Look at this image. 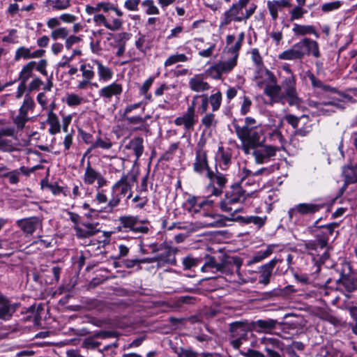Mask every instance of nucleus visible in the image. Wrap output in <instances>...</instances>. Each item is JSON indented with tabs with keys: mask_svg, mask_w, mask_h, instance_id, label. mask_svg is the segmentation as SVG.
I'll return each mask as SVG.
<instances>
[{
	"mask_svg": "<svg viewBox=\"0 0 357 357\" xmlns=\"http://www.w3.org/2000/svg\"><path fill=\"white\" fill-rule=\"evenodd\" d=\"M281 261L282 259L273 258L269 262L261 266L258 271L259 274V282L264 285L269 284L273 268L278 262Z\"/></svg>",
	"mask_w": 357,
	"mask_h": 357,
	"instance_id": "17",
	"label": "nucleus"
},
{
	"mask_svg": "<svg viewBox=\"0 0 357 357\" xmlns=\"http://www.w3.org/2000/svg\"><path fill=\"white\" fill-rule=\"evenodd\" d=\"M206 176L210 181L207 189L211 192V195L216 197L220 195L222 192V189L227 182L225 176L218 172L215 173L211 169L208 172Z\"/></svg>",
	"mask_w": 357,
	"mask_h": 357,
	"instance_id": "10",
	"label": "nucleus"
},
{
	"mask_svg": "<svg viewBox=\"0 0 357 357\" xmlns=\"http://www.w3.org/2000/svg\"><path fill=\"white\" fill-rule=\"evenodd\" d=\"M240 354L244 357H266L259 351L249 349L247 351H240Z\"/></svg>",
	"mask_w": 357,
	"mask_h": 357,
	"instance_id": "61",
	"label": "nucleus"
},
{
	"mask_svg": "<svg viewBox=\"0 0 357 357\" xmlns=\"http://www.w3.org/2000/svg\"><path fill=\"white\" fill-rule=\"evenodd\" d=\"M243 8L238 3H234L228 10L225 13L222 25H227L232 21L240 22L243 21Z\"/></svg>",
	"mask_w": 357,
	"mask_h": 357,
	"instance_id": "20",
	"label": "nucleus"
},
{
	"mask_svg": "<svg viewBox=\"0 0 357 357\" xmlns=\"http://www.w3.org/2000/svg\"><path fill=\"white\" fill-rule=\"evenodd\" d=\"M143 142L144 140L142 137H137L130 140L126 146L127 149H132L137 159H138L143 153Z\"/></svg>",
	"mask_w": 357,
	"mask_h": 357,
	"instance_id": "31",
	"label": "nucleus"
},
{
	"mask_svg": "<svg viewBox=\"0 0 357 357\" xmlns=\"http://www.w3.org/2000/svg\"><path fill=\"white\" fill-rule=\"evenodd\" d=\"M207 73L208 75L214 79H221L222 75L223 74L217 63L211 66L207 70Z\"/></svg>",
	"mask_w": 357,
	"mask_h": 357,
	"instance_id": "53",
	"label": "nucleus"
},
{
	"mask_svg": "<svg viewBox=\"0 0 357 357\" xmlns=\"http://www.w3.org/2000/svg\"><path fill=\"white\" fill-rule=\"evenodd\" d=\"M342 284L344 288L349 292L354 291L356 289V284L349 278L342 280Z\"/></svg>",
	"mask_w": 357,
	"mask_h": 357,
	"instance_id": "62",
	"label": "nucleus"
},
{
	"mask_svg": "<svg viewBox=\"0 0 357 357\" xmlns=\"http://www.w3.org/2000/svg\"><path fill=\"white\" fill-rule=\"evenodd\" d=\"M197 122L196 113L186 111L181 116L176 117L174 123L177 126H183L185 131H192Z\"/></svg>",
	"mask_w": 357,
	"mask_h": 357,
	"instance_id": "16",
	"label": "nucleus"
},
{
	"mask_svg": "<svg viewBox=\"0 0 357 357\" xmlns=\"http://www.w3.org/2000/svg\"><path fill=\"white\" fill-rule=\"evenodd\" d=\"M292 7L291 0H269L267 1L268 12L273 20L278 18L279 12Z\"/></svg>",
	"mask_w": 357,
	"mask_h": 357,
	"instance_id": "18",
	"label": "nucleus"
},
{
	"mask_svg": "<svg viewBox=\"0 0 357 357\" xmlns=\"http://www.w3.org/2000/svg\"><path fill=\"white\" fill-rule=\"evenodd\" d=\"M100 173L96 171L91 165L90 162H88L87 166L84 174V182L86 185H92L97 180Z\"/></svg>",
	"mask_w": 357,
	"mask_h": 357,
	"instance_id": "33",
	"label": "nucleus"
},
{
	"mask_svg": "<svg viewBox=\"0 0 357 357\" xmlns=\"http://www.w3.org/2000/svg\"><path fill=\"white\" fill-rule=\"evenodd\" d=\"M21 59H31V52L30 48L22 46L17 49L15 54V60L19 61Z\"/></svg>",
	"mask_w": 357,
	"mask_h": 357,
	"instance_id": "45",
	"label": "nucleus"
},
{
	"mask_svg": "<svg viewBox=\"0 0 357 357\" xmlns=\"http://www.w3.org/2000/svg\"><path fill=\"white\" fill-rule=\"evenodd\" d=\"M69 34L68 30L65 27H58L52 31L51 38L56 40L58 39H65Z\"/></svg>",
	"mask_w": 357,
	"mask_h": 357,
	"instance_id": "47",
	"label": "nucleus"
},
{
	"mask_svg": "<svg viewBox=\"0 0 357 357\" xmlns=\"http://www.w3.org/2000/svg\"><path fill=\"white\" fill-rule=\"evenodd\" d=\"M35 107L33 98L29 94L25 95L17 115L13 119L16 128L13 126H3L0 128V151L13 152L17 150L16 144L7 137L17 139V130L24 129L25 124L30 120L29 114L33 112Z\"/></svg>",
	"mask_w": 357,
	"mask_h": 357,
	"instance_id": "2",
	"label": "nucleus"
},
{
	"mask_svg": "<svg viewBox=\"0 0 357 357\" xmlns=\"http://www.w3.org/2000/svg\"><path fill=\"white\" fill-rule=\"evenodd\" d=\"M274 248V245H269L266 247L265 250H260L257 252L248 262V264L250 265L258 263L267 258L273 253Z\"/></svg>",
	"mask_w": 357,
	"mask_h": 357,
	"instance_id": "36",
	"label": "nucleus"
},
{
	"mask_svg": "<svg viewBox=\"0 0 357 357\" xmlns=\"http://www.w3.org/2000/svg\"><path fill=\"white\" fill-rule=\"evenodd\" d=\"M36 65V61H30L22 68L18 77L21 83L26 84L27 80L32 76Z\"/></svg>",
	"mask_w": 357,
	"mask_h": 357,
	"instance_id": "32",
	"label": "nucleus"
},
{
	"mask_svg": "<svg viewBox=\"0 0 357 357\" xmlns=\"http://www.w3.org/2000/svg\"><path fill=\"white\" fill-rule=\"evenodd\" d=\"M83 101V98L75 93L68 94L66 98V102L70 107L78 106L81 105Z\"/></svg>",
	"mask_w": 357,
	"mask_h": 357,
	"instance_id": "49",
	"label": "nucleus"
},
{
	"mask_svg": "<svg viewBox=\"0 0 357 357\" xmlns=\"http://www.w3.org/2000/svg\"><path fill=\"white\" fill-rule=\"evenodd\" d=\"M249 329V324L247 321H234L229 324V332L231 337L248 340Z\"/></svg>",
	"mask_w": 357,
	"mask_h": 357,
	"instance_id": "21",
	"label": "nucleus"
},
{
	"mask_svg": "<svg viewBox=\"0 0 357 357\" xmlns=\"http://www.w3.org/2000/svg\"><path fill=\"white\" fill-rule=\"evenodd\" d=\"M153 80V77H149L143 83V84L140 87V93L143 95H145L148 99L151 98V95H147V93L150 87L151 86Z\"/></svg>",
	"mask_w": 357,
	"mask_h": 357,
	"instance_id": "55",
	"label": "nucleus"
},
{
	"mask_svg": "<svg viewBox=\"0 0 357 357\" xmlns=\"http://www.w3.org/2000/svg\"><path fill=\"white\" fill-rule=\"evenodd\" d=\"M188 84L190 89L197 93L204 92L211 89V85L204 81V75L202 74L195 75L189 79Z\"/></svg>",
	"mask_w": 357,
	"mask_h": 357,
	"instance_id": "24",
	"label": "nucleus"
},
{
	"mask_svg": "<svg viewBox=\"0 0 357 357\" xmlns=\"http://www.w3.org/2000/svg\"><path fill=\"white\" fill-rule=\"evenodd\" d=\"M137 181L135 176L131 174H123L121 178L117 181L112 187V197L108 202V206L113 208L117 206L121 196H126L128 199L132 197V187Z\"/></svg>",
	"mask_w": 357,
	"mask_h": 357,
	"instance_id": "8",
	"label": "nucleus"
},
{
	"mask_svg": "<svg viewBox=\"0 0 357 357\" xmlns=\"http://www.w3.org/2000/svg\"><path fill=\"white\" fill-rule=\"evenodd\" d=\"M209 103L212 107L213 112L218 111L222 104V95L220 91L212 93L210 96H208Z\"/></svg>",
	"mask_w": 357,
	"mask_h": 357,
	"instance_id": "40",
	"label": "nucleus"
},
{
	"mask_svg": "<svg viewBox=\"0 0 357 357\" xmlns=\"http://www.w3.org/2000/svg\"><path fill=\"white\" fill-rule=\"evenodd\" d=\"M278 322L276 319H259L251 323L252 328L257 333H271Z\"/></svg>",
	"mask_w": 357,
	"mask_h": 357,
	"instance_id": "23",
	"label": "nucleus"
},
{
	"mask_svg": "<svg viewBox=\"0 0 357 357\" xmlns=\"http://www.w3.org/2000/svg\"><path fill=\"white\" fill-rule=\"evenodd\" d=\"M193 171L198 174H208L211 169L208 164L207 151L199 144L195 150V158L192 163Z\"/></svg>",
	"mask_w": 357,
	"mask_h": 357,
	"instance_id": "11",
	"label": "nucleus"
},
{
	"mask_svg": "<svg viewBox=\"0 0 357 357\" xmlns=\"http://www.w3.org/2000/svg\"><path fill=\"white\" fill-rule=\"evenodd\" d=\"M46 123L50 126L48 132L50 135H56L61 131V125L57 115L54 112H47Z\"/></svg>",
	"mask_w": 357,
	"mask_h": 357,
	"instance_id": "29",
	"label": "nucleus"
},
{
	"mask_svg": "<svg viewBox=\"0 0 357 357\" xmlns=\"http://www.w3.org/2000/svg\"><path fill=\"white\" fill-rule=\"evenodd\" d=\"M292 31L294 32V34L297 36H305L307 34H316L315 29L311 25L294 24Z\"/></svg>",
	"mask_w": 357,
	"mask_h": 357,
	"instance_id": "38",
	"label": "nucleus"
},
{
	"mask_svg": "<svg viewBox=\"0 0 357 357\" xmlns=\"http://www.w3.org/2000/svg\"><path fill=\"white\" fill-rule=\"evenodd\" d=\"M343 175L347 184L357 182V167L347 166L344 168Z\"/></svg>",
	"mask_w": 357,
	"mask_h": 357,
	"instance_id": "39",
	"label": "nucleus"
},
{
	"mask_svg": "<svg viewBox=\"0 0 357 357\" xmlns=\"http://www.w3.org/2000/svg\"><path fill=\"white\" fill-rule=\"evenodd\" d=\"M201 263V259L195 258L191 255L186 256L182 260L184 269L190 270L193 267L197 266Z\"/></svg>",
	"mask_w": 357,
	"mask_h": 357,
	"instance_id": "44",
	"label": "nucleus"
},
{
	"mask_svg": "<svg viewBox=\"0 0 357 357\" xmlns=\"http://www.w3.org/2000/svg\"><path fill=\"white\" fill-rule=\"evenodd\" d=\"M343 4V2L341 1H334L331 2L325 3L321 5V10L323 13H329L333 10H336L339 9Z\"/></svg>",
	"mask_w": 357,
	"mask_h": 357,
	"instance_id": "46",
	"label": "nucleus"
},
{
	"mask_svg": "<svg viewBox=\"0 0 357 357\" xmlns=\"http://www.w3.org/2000/svg\"><path fill=\"white\" fill-rule=\"evenodd\" d=\"M242 264L243 259L237 256L223 254L216 258L215 256L206 255L204 264L201 271L204 273L211 272L227 276L232 275L234 272H236L238 279L242 281V283H245L246 281L242 278V274L240 271Z\"/></svg>",
	"mask_w": 357,
	"mask_h": 357,
	"instance_id": "3",
	"label": "nucleus"
},
{
	"mask_svg": "<svg viewBox=\"0 0 357 357\" xmlns=\"http://www.w3.org/2000/svg\"><path fill=\"white\" fill-rule=\"evenodd\" d=\"M264 351L266 353V357H282V355L278 351L271 348L269 346H265Z\"/></svg>",
	"mask_w": 357,
	"mask_h": 357,
	"instance_id": "64",
	"label": "nucleus"
},
{
	"mask_svg": "<svg viewBox=\"0 0 357 357\" xmlns=\"http://www.w3.org/2000/svg\"><path fill=\"white\" fill-rule=\"evenodd\" d=\"M109 1H100L98 2L94 6L86 5L85 7V12L88 15L100 14L99 12L102 10L104 13L108 12Z\"/></svg>",
	"mask_w": 357,
	"mask_h": 357,
	"instance_id": "37",
	"label": "nucleus"
},
{
	"mask_svg": "<svg viewBox=\"0 0 357 357\" xmlns=\"http://www.w3.org/2000/svg\"><path fill=\"white\" fill-rule=\"evenodd\" d=\"M205 220L202 222L204 227H221L225 225V219L216 213H203Z\"/></svg>",
	"mask_w": 357,
	"mask_h": 357,
	"instance_id": "27",
	"label": "nucleus"
},
{
	"mask_svg": "<svg viewBox=\"0 0 357 357\" xmlns=\"http://www.w3.org/2000/svg\"><path fill=\"white\" fill-rule=\"evenodd\" d=\"M65 39V46L68 50L70 49L74 44L77 43L81 40L79 37L74 35L70 36H68Z\"/></svg>",
	"mask_w": 357,
	"mask_h": 357,
	"instance_id": "59",
	"label": "nucleus"
},
{
	"mask_svg": "<svg viewBox=\"0 0 357 357\" xmlns=\"http://www.w3.org/2000/svg\"><path fill=\"white\" fill-rule=\"evenodd\" d=\"M17 305L11 303L5 296V301L0 302V319L7 321L11 319L13 314L15 312Z\"/></svg>",
	"mask_w": 357,
	"mask_h": 357,
	"instance_id": "28",
	"label": "nucleus"
},
{
	"mask_svg": "<svg viewBox=\"0 0 357 357\" xmlns=\"http://www.w3.org/2000/svg\"><path fill=\"white\" fill-rule=\"evenodd\" d=\"M52 8L56 10H64L70 6L69 0H54L52 1Z\"/></svg>",
	"mask_w": 357,
	"mask_h": 357,
	"instance_id": "56",
	"label": "nucleus"
},
{
	"mask_svg": "<svg viewBox=\"0 0 357 357\" xmlns=\"http://www.w3.org/2000/svg\"><path fill=\"white\" fill-rule=\"evenodd\" d=\"M324 207V204L301 203L295 205L288 211L290 220H292L297 215H310L319 211Z\"/></svg>",
	"mask_w": 357,
	"mask_h": 357,
	"instance_id": "12",
	"label": "nucleus"
},
{
	"mask_svg": "<svg viewBox=\"0 0 357 357\" xmlns=\"http://www.w3.org/2000/svg\"><path fill=\"white\" fill-rule=\"evenodd\" d=\"M140 0H126L124 3V6L131 11H136L138 10V5Z\"/></svg>",
	"mask_w": 357,
	"mask_h": 357,
	"instance_id": "60",
	"label": "nucleus"
},
{
	"mask_svg": "<svg viewBox=\"0 0 357 357\" xmlns=\"http://www.w3.org/2000/svg\"><path fill=\"white\" fill-rule=\"evenodd\" d=\"M161 252H160L157 257L156 260L161 261L164 262H169L171 261L170 257L173 255L172 250L169 248H165L163 250H160Z\"/></svg>",
	"mask_w": 357,
	"mask_h": 357,
	"instance_id": "52",
	"label": "nucleus"
},
{
	"mask_svg": "<svg viewBox=\"0 0 357 357\" xmlns=\"http://www.w3.org/2000/svg\"><path fill=\"white\" fill-rule=\"evenodd\" d=\"M201 121L202 125L207 128H209L211 127H215L218 123V121L215 119V116L213 113H206L202 118Z\"/></svg>",
	"mask_w": 357,
	"mask_h": 357,
	"instance_id": "48",
	"label": "nucleus"
},
{
	"mask_svg": "<svg viewBox=\"0 0 357 357\" xmlns=\"http://www.w3.org/2000/svg\"><path fill=\"white\" fill-rule=\"evenodd\" d=\"M17 225L24 233L31 234L42 226V222L38 217H30L18 220Z\"/></svg>",
	"mask_w": 357,
	"mask_h": 357,
	"instance_id": "22",
	"label": "nucleus"
},
{
	"mask_svg": "<svg viewBox=\"0 0 357 357\" xmlns=\"http://www.w3.org/2000/svg\"><path fill=\"white\" fill-rule=\"evenodd\" d=\"M266 75L273 84L266 85L264 93L273 102L282 105L287 102L289 106L296 107L303 102L296 90V77H282L281 84L279 85L277 84L276 77L273 73L266 70Z\"/></svg>",
	"mask_w": 357,
	"mask_h": 357,
	"instance_id": "1",
	"label": "nucleus"
},
{
	"mask_svg": "<svg viewBox=\"0 0 357 357\" xmlns=\"http://www.w3.org/2000/svg\"><path fill=\"white\" fill-rule=\"evenodd\" d=\"M123 92V86L117 82H112L102 87L98 91V95L105 103L112 101L113 97L118 98Z\"/></svg>",
	"mask_w": 357,
	"mask_h": 357,
	"instance_id": "15",
	"label": "nucleus"
},
{
	"mask_svg": "<svg viewBox=\"0 0 357 357\" xmlns=\"http://www.w3.org/2000/svg\"><path fill=\"white\" fill-rule=\"evenodd\" d=\"M112 146V143L109 139L104 140L99 137L92 144L91 149L101 148L103 149H109Z\"/></svg>",
	"mask_w": 357,
	"mask_h": 357,
	"instance_id": "50",
	"label": "nucleus"
},
{
	"mask_svg": "<svg viewBox=\"0 0 357 357\" xmlns=\"http://www.w3.org/2000/svg\"><path fill=\"white\" fill-rule=\"evenodd\" d=\"M251 105H252L251 100L248 97L245 96L243 98V103L241 105V114L242 115L247 114L250 111Z\"/></svg>",
	"mask_w": 357,
	"mask_h": 357,
	"instance_id": "58",
	"label": "nucleus"
},
{
	"mask_svg": "<svg viewBox=\"0 0 357 357\" xmlns=\"http://www.w3.org/2000/svg\"><path fill=\"white\" fill-rule=\"evenodd\" d=\"M43 84V81L39 77H35L29 84V91H36Z\"/></svg>",
	"mask_w": 357,
	"mask_h": 357,
	"instance_id": "63",
	"label": "nucleus"
},
{
	"mask_svg": "<svg viewBox=\"0 0 357 357\" xmlns=\"http://www.w3.org/2000/svg\"><path fill=\"white\" fill-rule=\"evenodd\" d=\"M187 61H188V58L184 54H176L169 56L165 61L164 65L167 67L178 62H186Z\"/></svg>",
	"mask_w": 357,
	"mask_h": 357,
	"instance_id": "42",
	"label": "nucleus"
},
{
	"mask_svg": "<svg viewBox=\"0 0 357 357\" xmlns=\"http://www.w3.org/2000/svg\"><path fill=\"white\" fill-rule=\"evenodd\" d=\"M234 127L241 141H247L257 146L264 142L263 139L264 132L260 124H258L256 119L252 117H246L243 126L234 124Z\"/></svg>",
	"mask_w": 357,
	"mask_h": 357,
	"instance_id": "6",
	"label": "nucleus"
},
{
	"mask_svg": "<svg viewBox=\"0 0 357 357\" xmlns=\"http://www.w3.org/2000/svg\"><path fill=\"white\" fill-rule=\"evenodd\" d=\"M237 219L243 220L244 222L248 224L253 223L257 225L258 227H261L265 224L266 218H261L259 216H249L247 218H244L243 216H238Z\"/></svg>",
	"mask_w": 357,
	"mask_h": 357,
	"instance_id": "43",
	"label": "nucleus"
},
{
	"mask_svg": "<svg viewBox=\"0 0 357 357\" xmlns=\"http://www.w3.org/2000/svg\"><path fill=\"white\" fill-rule=\"evenodd\" d=\"M92 63L96 66L98 79L101 82H108L113 76L114 72L109 67L105 66L98 59L91 60Z\"/></svg>",
	"mask_w": 357,
	"mask_h": 357,
	"instance_id": "26",
	"label": "nucleus"
},
{
	"mask_svg": "<svg viewBox=\"0 0 357 357\" xmlns=\"http://www.w3.org/2000/svg\"><path fill=\"white\" fill-rule=\"evenodd\" d=\"M93 21L96 26H104L107 29L114 31L120 30L123 26V20L119 18H114L112 22H109L103 14H96L93 15Z\"/></svg>",
	"mask_w": 357,
	"mask_h": 357,
	"instance_id": "19",
	"label": "nucleus"
},
{
	"mask_svg": "<svg viewBox=\"0 0 357 357\" xmlns=\"http://www.w3.org/2000/svg\"><path fill=\"white\" fill-rule=\"evenodd\" d=\"M79 70L82 73V80L77 83V89L85 90L89 86L98 87L97 83L92 82L96 75L93 65L89 63L83 62L80 65Z\"/></svg>",
	"mask_w": 357,
	"mask_h": 357,
	"instance_id": "13",
	"label": "nucleus"
},
{
	"mask_svg": "<svg viewBox=\"0 0 357 357\" xmlns=\"http://www.w3.org/2000/svg\"><path fill=\"white\" fill-rule=\"evenodd\" d=\"M76 236L78 238H86L96 235L100 231L96 225L91 223H82L74 227Z\"/></svg>",
	"mask_w": 357,
	"mask_h": 357,
	"instance_id": "25",
	"label": "nucleus"
},
{
	"mask_svg": "<svg viewBox=\"0 0 357 357\" xmlns=\"http://www.w3.org/2000/svg\"><path fill=\"white\" fill-rule=\"evenodd\" d=\"M241 45H242L239 44V43L236 42L233 46L228 48L227 54H230V57L235 58V59L237 60L238 57V51L241 49Z\"/></svg>",
	"mask_w": 357,
	"mask_h": 357,
	"instance_id": "57",
	"label": "nucleus"
},
{
	"mask_svg": "<svg viewBox=\"0 0 357 357\" xmlns=\"http://www.w3.org/2000/svg\"><path fill=\"white\" fill-rule=\"evenodd\" d=\"M126 122L130 125H139V126L134 128V130H147L148 126L146 123V118L140 116H129L126 115L123 116Z\"/></svg>",
	"mask_w": 357,
	"mask_h": 357,
	"instance_id": "30",
	"label": "nucleus"
},
{
	"mask_svg": "<svg viewBox=\"0 0 357 357\" xmlns=\"http://www.w3.org/2000/svg\"><path fill=\"white\" fill-rule=\"evenodd\" d=\"M312 54L315 58L320 56L319 45L317 41L304 38L295 43L291 48L283 51L278 55L281 60L301 59L305 55Z\"/></svg>",
	"mask_w": 357,
	"mask_h": 357,
	"instance_id": "5",
	"label": "nucleus"
},
{
	"mask_svg": "<svg viewBox=\"0 0 357 357\" xmlns=\"http://www.w3.org/2000/svg\"><path fill=\"white\" fill-rule=\"evenodd\" d=\"M245 200V190L241 185L234 184L226 191L224 199L219 203V206L222 211L234 216L243 210L242 207L237 206V204L243 203Z\"/></svg>",
	"mask_w": 357,
	"mask_h": 357,
	"instance_id": "7",
	"label": "nucleus"
},
{
	"mask_svg": "<svg viewBox=\"0 0 357 357\" xmlns=\"http://www.w3.org/2000/svg\"><path fill=\"white\" fill-rule=\"evenodd\" d=\"M337 226V223H331L321 227L326 229L322 234H317L314 241H308L304 243V248L308 254L312 257L316 264H324L328 258V236L333 234L334 229Z\"/></svg>",
	"mask_w": 357,
	"mask_h": 357,
	"instance_id": "4",
	"label": "nucleus"
},
{
	"mask_svg": "<svg viewBox=\"0 0 357 357\" xmlns=\"http://www.w3.org/2000/svg\"><path fill=\"white\" fill-rule=\"evenodd\" d=\"M218 162L220 168L223 170L227 169L231 163V155L229 151H225L223 147L218 149Z\"/></svg>",
	"mask_w": 357,
	"mask_h": 357,
	"instance_id": "35",
	"label": "nucleus"
},
{
	"mask_svg": "<svg viewBox=\"0 0 357 357\" xmlns=\"http://www.w3.org/2000/svg\"><path fill=\"white\" fill-rule=\"evenodd\" d=\"M119 221L125 231H131L136 234H147L149 231V227L144 225V222L140 220L137 216H121Z\"/></svg>",
	"mask_w": 357,
	"mask_h": 357,
	"instance_id": "9",
	"label": "nucleus"
},
{
	"mask_svg": "<svg viewBox=\"0 0 357 357\" xmlns=\"http://www.w3.org/2000/svg\"><path fill=\"white\" fill-rule=\"evenodd\" d=\"M296 2L297 6L289 11L291 21L302 18L303 15L307 12V10L303 8L305 5L306 0H296Z\"/></svg>",
	"mask_w": 357,
	"mask_h": 357,
	"instance_id": "34",
	"label": "nucleus"
},
{
	"mask_svg": "<svg viewBox=\"0 0 357 357\" xmlns=\"http://www.w3.org/2000/svg\"><path fill=\"white\" fill-rule=\"evenodd\" d=\"M280 151L278 146L271 145L259 146L252 152V155L257 164H263L267 162L271 158L275 155L276 152Z\"/></svg>",
	"mask_w": 357,
	"mask_h": 357,
	"instance_id": "14",
	"label": "nucleus"
},
{
	"mask_svg": "<svg viewBox=\"0 0 357 357\" xmlns=\"http://www.w3.org/2000/svg\"><path fill=\"white\" fill-rule=\"evenodd\" d=\"M223 74L231 72L237 64V60L235 58L229 57L226 61H222L217 63Z\"/></svg>",
	"mask_w": 357,
	"mask_h": 357,
	"instance_id": "41",
	"label": "nucleus"
},
{
	"mask_svg": "<svg viewBox=\"0 0 357 357\" xmlns=\"http://www.w3.org/2000/svg\"><path fill=\"white\" fill-rule=\"evenodd\" d=\"M266 346H269L271 348L279 349L280 351H283L284 344L278 339L268 338L264 340Z\"/></svg>",
	"mask_w": 357,
	"mask_h": 357,
	"instance_id": "54",
	"label": "nucleus"
},
{
	"mask_svg": "<svg viewBox=\"0 0 357 357\" xmlns=\"http://www.w3.org/2000/svg\"><path fill=\"white\" fill-rule=\"evenodd\" d=\"M142 6L146 8V13L148 15H158L159 14L158 8L154 5L153 0H144L142 2Z\"/></svg>",
	"mask_w": 357,
	"mask_h": 357,
	"instance_id": "51",
	"label": "nucleus"
}]
</instances>
